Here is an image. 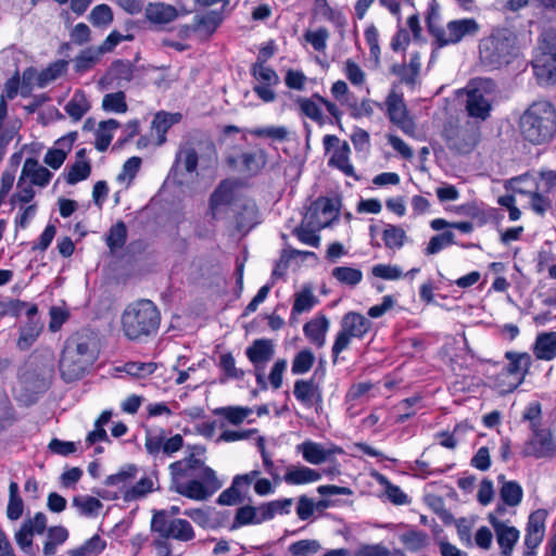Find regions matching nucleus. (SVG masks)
Segmentation results:
<instances>
[{
  "instance_id": "nucleus-14",
  "label": "nucleus",
  "mask_w": 556,
  "mask_h": 556,
  "mask_svg": "<svg viewBox=\"0 0 556 556\" xmlns=\"http://www.w3.org/2000/svg\"><path fill=\"white\" fill-rule=\"evenodd\" d=\"M443 138L446 147L458 154H468L476 146L475 132L467 127L454 124L444 126Z\"/></svg>"
},
{
  "instance_id": "nucleus-26",
  "label": "nucleus",
  "mask_w": 556,
  "mask_h": 556,
  "mask_svg": "<svg viewBox=\"0 0 556 556\" xmlns=\"http://www.w3.org/2000/svg\"><path fill=\"white\" fill-rule=\"evenodd\" d=\"M532 67L540 85L556 84V59H553V56H535L532 61Z\"/></svg>"
},
{
  "instance_id": "nucleus-22",
  "label": "nucleus",
  "mask_w": 556,
  "mask_h": 556,
  "mask_svg": "<svg viewBox=\"0 0 556 556\" xmlns=\"http://www.w3.org/2000/svg\"><path fill=\"white\" fill-rule=\"evenodd\" d=\"M466 111L470 117L485 121L490 116L491 103L480 89L467 91Z\"/></svg>"
},
{
  "instance_id": "nucleus-16",
  "label": "nucleus",
  "mask_w": 556,
  "mask_h": 556,
  "mask_svg": "<svg viewBox=\"0 0 556 556\" xmlns=\"http://www.w3.org/2000/svg\"><path fill=\"white\" fill-rule=\"evenodd\" d=\"M199 163V151L194 146V142L188 141L180 146L178 149L174 164L169 170V176H172L178 185H182L184 181L178 178V176L182 175L181 166L187 174H192L197 172Z\"/></svg>"
},
{
  "instance_id": "nucleus-51",
  "label": "nucleus",
  "mask_w": 556,
  "mask_h": 556,
  "mask_svg": "<svg viewBox=\"0 0 556 556\" xmlns=\"http://www.w3.org/2000/svg\"><path fill=\"white\" fill-rule=\"evenodd\" d=\"M109 75L113 80L130 81L134 76V65L129 61L116 60L111 64Z\"/></svg>"
},
{
  "instance_id": "nucleus-5",
  "label": "nucleus",
  "mask_w": 556,
  "mask_h": 556,
  "mask_svg": "<svg viewBox=\"0 0 556 556\" xmlns=\"http://www.w3.org/2000/svg\"><path fill=\"white\" fill-rule=\"evenodd\" d=\"M121 324L126 338L139 341L157 332L161 314L152 301L138 300L125 307Z\"/></svg>"
},
{
  "instance_id": "nucleus-23",
  "label": "nucleus",
  "mask_w": 556,
  "mask_h": 556,
  "mask_svg": "<svg viewBox=\"0 0 556 556\" xmlns=\"http://www.w3.org/2000/svg\"><path fill=\"white\" fill-rule=\"evenodd\" d=\"M328 329L329 319L325 315L314 317L303 326L304 336L318 349L325 345Z\"/></svg>"
},
{
  "instance_id": "nucleus-13",
  "label": "nucleus",
  "mask_w": 556,
  "mask_h": 556,
  "mask_svg": "<svg viewBox=\"0 0 556 556\" xmlns=\"http://www.w3.org/2000/svg\"><path fill=\"white\" fill-rule=\"evenodd\" d=\"M531 437L522 447L523 457L552 458L556 455V442L549 429L541 428L531 431Z\"/></svg>"
},
{
  "instance_id": "nucleus-60",
  "label": "nucleus",
  "mask_w": 556,
  "mask_h": 556,
  "mask_svg": "<svg viewBox=\"0 0 556 556\" xmlns=\"http://www.w3.org/2000/svg\"><path fill=\"white\" fill-rule=\"evenodd\" d=\"M378 482L384 486L388 498L396 505L406 504L407 495L397 486L392 484L383 475L377 476Z\"/></svg>"
},
{
  "instance_id": "nucleus-54",
  "label": "nucleus",
  "mask_w": 556,
  "mask_h": 556,
  "mask_svg": "<svg viewBox=\"0 0 556 556\" xmlns=\"http://www.w3.org/2000/svg\"><path fill=\"white\" fill-rule=\"evenodd\" d=\"M323 229L321 227H315V225L309 224V220L306 219V215H304L303 222L300 227L294 230V233L299 241L302 243H318L319 236L318 231Z\"/></svg>"
},
{
  "instance_id": "nucleus-58",
  "label": "nucleus",
  "mask_w": 556,
  "mask_h": 556,
  "mask_svg": "<svg viewBox=\"0 0 556 556\" xmlns=\"http://www.w3.org/2000/svg\"><path fill=\"white\" fill-rule=\"evenodd\" d=\"M156 364L152 362H128L124 365L123 370L136 378H146L152 375L156 369Z\"/></svg>"
},
{
  "instance_id": "nucleus-45",
  "label": "nucleus",
  "mask_w": 556,
  "mask_h": 556,
  "mask_svg": "<svg viewBox=\"0 0 556 556\" xmlns=\"http://www.w3.org/2000/svg\"><path fill=\"white\" fill-rule=\"evenodd\" d=\"M314 363V353L308 349H303L294 355L291 371L293 375H304L312 369Z\"/></svg>"
},
{
  "instance_id": "nucleus-38",
  "label": "nucleus",
  "mask_w": 556,
  "mask_h": 556,
  "mask_svg": "<svg viewBox=\"0 0 556 556\" xmlns=\"http://www.w3.org/2000/svg\"><path fill=\"white\" fill-rule=\"evenodd\" d=\"M155 481L152 477H143L136 484L126 489L123 493V498L126 502H132L146 497L154 490Z\"/></svg>"
},
{
  "instance_id": "nucleus-33",
  "label": "nucleus",
  "mask_w": 556,
  "mask_h": 556,
  "mask_svg": "<svg viewBox=\"0 0 556 556\" xmlns=\"http://www.w3.org/2000/svg\"><path fill=\"white\" fill-rule=\"evenodd\" d=\"M91 105L83 90H76L65 104L64 111L74 121L78 122L90 110Z\"/></svg>"
},
{
  "instance_id": "nucleus-46",
  "label": "nucleus",
  "mask_w": 556,
  "mask_h": 556,
  "mask_svg": "<svg viewBox=\"0 0 556 556\" xmlns=\"http://www.w3.org/2000/svg\"><path fill=\"white\" fill-rule=\"evenodd\" d=\"M296 104L299 105L301 112L306 117L312 121L323 125L325 123L321 110L318 104H320L315 98H298Z\"/></svg>"
},
{
  "instance_id": "nucleus-63",
  "label": "nucleus",
  "mask_w": 556,
  "mask_h": 556,
  "mask_svg": "<svg viewBox=\"0 0 556 556\" xmlns=\"http://www.w3.org/2000/svg\"><path fill=\"white\" fill-rule=\"evenodd\" d=\"M319 548L320 545L315 540H301L289 546V551L293 556H313Z\"/></svg>"
},
{
  "instance_id": "nucleus-55",
  "label": "nucleus",
  "mask_w": 556,
  "mask_h": 556,
  "mask_svg": "<svg viewBox=\"0 0 556 556\" xmlns=\"http://www.w3.org/2000/svg\"><path fill=\"white\" fill-rule=\"evenodd\" d=\"M401 543L410 552H418L426 546L427 535L421 531L409 530L400 536Z\"/></svg>"
},
{
  "instance_id": "nucleus-19",
  "label": "nucleus",
  "mask_w": 556,
  "mask_h": 556,
  "mask_svg": "<svg viewBox=\"0 0 556 556\" xmlns=\"http://www.w3.org/2000/svg\"><path fill=\"white\" fill-rule=\"evenodd\" d=\"M294 397L306 406L323 402L321 390L314 379H300L293 386Z\"/></svg>"
},
{
  "instance_id": "nucleus-11",
  "label": "nucleus",
  "mask_w": 556,
  "mask_h": 556,
  "mask_svg": "<svg viewBox=\"0 0 556 556\" xmlns=\"http://www.w3.org/2000/svg\"><path fill=\"white\" fill-rule=\"evenodd\" d=\"M323 144L326 153L331 150L333 151L328 161L330 167L340 169L345 176L353 177L356 180L359 179L353 165L350 163L351 149L346 141H341L336 135H326L323 139Z\"/></svg>"
},
{
  "instance_id": "nucleus-17",
  "label": "nucleus",
  "mask_w": 556,
  "mask_h": 556,
  "mask_svg": "<svg viewBox=\"0 0 556 556\" xmlns=\"http://www.w3.org/2000/svg\"><path fill=\"white\" fill-rule=\"evenodd\" d=\"M488 520L494 529L496 542L501 548L502 556H510L519 540V531L513 526L506 525L494 514H489Z\"/></svg>"
},
{
  "instance_id": "nucleus-29",
  "label": "nucleus",
  "mask_w": 556,
  "mask_h": 556,
  "mask_svg": "<svg viewBox=\"0 0 556 556\" xmlns=\"http://www.w3.org/2000/svg\"><path fill=\"white\" fill-rule=\"evenodd\" d=\"M182 118L181 113L157 112L152 121V129L157 134V144L162 146L166 141L168 129L178 124Z\"/></svg>"
},
{
  "instance_id": "nucleus-48",
  "label": "nucleus",
  "mask_w": 556,
  "mask_h": 556,
  "mask_svg": "<svg viewBox=\"0 0 556 556\" xmlns=\"http://www.w3.org/2000/svg\"><path fill=\"white\" fill-rule=\"evenodd\" d=\"M331 274L339 282L351 287L358 285L363 279V274L359 269L348 266L336 267Z\"/></svg>"
},
{
  "instance_id": "nucleus-32",
  "label": "nucleus",
  "mask_w": 556,
  "mask_h": 556,
  "mask_svg": "<svg viewBox=\"0 0 556 556\" xmlns=\"http://www.w3.org/2000/svg\"><path fill=\"white\" fill-rule=\"evenodd\" d=\"M298 451L302 453L303 458L313 465H319L326 462L330 456V451L326 450L321 444L305 441L296 446Z\"/></svg>"
},
{
  "instance_id": "nucleus-40",
  "label": "nucleus",
  "mask_w": 556,
  "mask_h": 556,
  "mask_svg": "<svg viewBox=\"0 0 556 556\" xmlns=\"http://www.w3.org/2000/svg\"><path fill=\"white\" fill-rule=\"evenodd\" d=\"M68 62L65 60H58L45 70H42L36 77L37 86L45 88L49 83L61 77L67 71Z\"/></svg>"
},
{
  "instance_id": "nucleus-34",
  "label": "nucleus",
  "mask_w": 556,
  "mask_h": 556,
  "mask_svg": "<svg viewBox=\"0 0 556 556\" xmlns=\"http://www.w3.org/2000/svg\"><path fill=\"white\" fill-rule=\"evenodd\" d=\"M72 505L78 514L84 517H97L103 507V504L97 497L90 495H76L73 497Z\"/></svg>"
},
{
  "instance_id": "nucleus-31",
  "label": "nucleus",
  "mask_w": 556,
  "mask_h": 556,
  "mask_svg": "<svg viewBox=\"0 0 556 556\" xmlns=\"http://www.w3.org/2000/svg\"><path fill=\"white\" fill-rule=\"evenodd\" d=\"M533 353L538 359H553L556 356V332L540 333L536 337Z\"/></svg>"
},
{
  "instance_id": "nucleus-7",
  "label": "nucleus",
  "mask_w": 556,
  "mask_h": 556,
  "mask_svg": "<svg viewBox=\"0 0 556 556\" xmlns=\"http://www.w3.org/2000/svg\"><path fill=\"white\" fill-rule=\"evenodd\" d=\"M371 326V321L364 315L356 312L346 313L341 319L340 330L331 348L333 364L338 362L339 355L350 348L353 340L364 339Z\"/></svg>"
},
{
  "instance_id": "nucleus-36",
  "label": "nucleus",
  "mask_w": 556,
  "mask_h": 556,
  "mask_svg": "<svg viewBox=\"0 0 556 556\" xmlns=\"http://www.w3.org/2000/svg\"><path fill=\"white\" fill-rule=\"evenodd\" d=\"M292 498H280L260 505L261 519L270 520L276 515H287L291 511Z\"/></svg>"
},
{
  "instance_id": "nucleus-49",
  "label": "nucleus",
  "mask_w": 556,
  "mask_h": 556,
  "mask_svg": "<svg viewBox=\"0 0 556 556\" xmlns=\"http://www.w3.org/2000/svg\"><path fill=\"white\" fill-rule=\"evenodd\" d=\"M90 173L91 166L88 161L76 160L64 176L68 185H75L87 179Z\"/></svg>"
},
{
  "instance_id": "nucleus-18",
  "label": "nucleus",
  "mask_w": 556,
  "mask_h": 556,
  "mask_svg": "<svg viewBox=\"0 0 556 556\" xmlns=\"http://www.w3.org/2000/svg\"><path fill=\"white\" fill-rule=\"evenodd\" d=\"M275 354L274 343L269 339H256L245 350L248 359L254 367L265 368Z\"/></svg>"
},
{
  "instance_id": "nucleus-64",
  "label": "nucleus",
  "mask_w": 556,
  "mask_h": 556,
  "mask_svg": "<svg viewBox=\"0 0 556 556\" xmlns=\"http://www.w3.org/2000/svg\"><path fill=\"white\" fill-rule=\"evenodd\" d=\"M49 330L51 332H58L62 326L68 320L70 312L67 308L62 306H51L49 309Z\"/></svg>"
},
{
  "instance_id": "nucleus-1",
  "label": "nucleus",
  "mask_w": 556,
  "mask_h": 556,
  "mask_svg": "<svg viewBox=\"0 0 556 556\" xmlns=\"http://www.w3.org/2000/svg\"><path fill=\"white\" fill-rule=\"evenodd\" d=\"M206 448L189 445L187 455L168 466L172 491L194 501H205L223 483L216 472L205 464Z\"/></svg>"
},
{
  "instance_id": "nucleus-30",
  "label": "nucleus",
  "mask_w": 556,
  "mask_h": 556,
  "mask_svg": "<svg viewBox=\"0 0 556 556\" xmlns=\"http://www.w3.org/2000/svg\"><path fill=\"white\" fill-rule=\"evenodd\" d=\"M178 11L175 7L165 3H149L146 8V17L154 24H167L176 20Z\"/></svg>"
},
{
  "instance_id": "nucleus-50",
  "label": "nucleus",
  "mask_w": 556,
  "mask_h": 556,
  "mask_svg": "<svg viewBox=\"0 0 556 556\" xmlns=\"http://www.w3.org/2000/svg\"><path fill=\"white\" fill-rule=\"evenodd\" d=\"M33 186L34 185L21 174L16 186L17 192L12 194L10 199L11 204L15 205L17 202L23 204L29 203L35 197Z\"/></svg>"
},
{
  "instance_id": "nucleus-37",
  "label": "nucleus",
  "mask_w": 556,
  "mask_h": 556,
  "mask_svg": "<svg viewBox=\"0 0 556 556\" xmlns=\"http://www.w3.org/2000/svg\"><path fill=\"white\" fill-rule=\"evenodd\" d=\"M213 414L224 417L230 425L239 426L252 414V408L243 406H224L215 408Z\"/></svg>"
},
{
  "instance_id": "nucleus-57",
  "label": "nucleus",
  "mask_w": 556,
  "mask_h": 556,
  "mask_svg": "<svg viewBox=\"0 0 556 556\" xmlns=\"http://www.w3.org/2000/svg\"><path fill=\"white\" fill-rule=\"evenodd\" d=\"M194 20L195 29H203L206 35H212L223 21L220 13L216 11H211L202 16H195Z\"/></svg>"
},
{
  "instance_id": "nucleus-42",
  "label": "nucleus",
  "mask_w": 556,
  "mask_h": 556,
  "mask_svg": "<svg viewBox=\"0 0 556 556\" xmlns=\"http://www.w3.org/2000/svg\"><path fill=\"white\" fill-rule=\"evenodd\" d=\"M523 496L521 485L517 481H505L500 489V497L507 506H518Z\"/></svg>"
},
{
  "instance_id": "nucleus-52",
  "label": "nucleus",
  "mask_w": 556,
  "mask_h": 556,
  "mask_svg": "<svg viewBox=\"0 0 556 556\" xmlns=\"http://www.w3.org/2000/svg\"><path fill=\"white\" fill-rule=\"evenodd\" d=\"M102 109L106 112L125 113L128 109L123 91L108 93L103 97Z\"/></svg>"
},
{
  "instance_id": "nucleus-8",
  "label": "nucleus",
  "mask_w": 556,
  "mask_h": 556,
  "mask_svg": "<svg viewBox=\"0 0 556 556\" xmlns=\"http://www.w3.org/2000/svg\"><path fill=\"white\" fill-rule=\"evenodd\" d=\"M151 531L160 541L174 540L188 543L195 539L192 525L182 518H172L166 509L154 510L151 519Z\"/></svg>"
},
{
  "instance_id": "nucleus-47",
  "label": "nucleus",
  "mask_w": 556,
  "mask_h": 556,
  "mask_svg": "<svg viewBox=\"0 0 556 556\" xmlns=\"http://www.w3.org/2000/svg\"><path fill=\"white\" fill-rule=\"evenodd\" d=\"M264 519H261L260 506H243L240 507L235 516L233 527H240L245 525H257L262 523Z\"/></svg>"
},
{
  "instance_id": "nucleus-21",
  "label": "nucleus",
  "mask_w": 556,
  "mask_h": 556,
  "mask_svg": "<svg viewBox=\"0 0 556 556\" xmlns=\"http://www.w3.org/2000/svg\"><path fill=\"white\" fill-rule=\"evenodd\" d=\"M505 358L508 361V364L505 368L508 375L514 376L517 380L515 387L520 384L526 375L529 372L531 366V356L529 353H519V352H506Z\"/></svg>"
},
{
  "instance_id": "nucleus-10",
  "label": "nucleus",
  "mask_w": 556,
  "mask_h": 556,
  "mask_svg": "<svg viewBox=\"0 0 556 556\" xmlns=\"http://www.w3.org/2000/svg\"><path fill=\"white\" fill-rule=\"evenodd\" d=\"M340 207L341 200L339 197H319L309 205L305 214L306 219L315 227L326 228L338 219Z\"/></svg>"
},
{
  "instance_id": "nucleus-59",
  "label": "nucleus",
  "mask_w": 556,
  "mask_h": 556,
  "mask_svg": "<svg viewBox=\"0 0 556 556\" xmlns=\"http://www.w3.org/2000/svg\"><path fill=\"white\" fill-rule=\"evenodd\" d=\"M440 21V7L435 0H432L428 7L426 23L428 27V31L430 35L434 37V42L439 37V33L443 30L441 26H439Z\"/></svg>"
},
{
  "instance_id": "nucleus-6",
  "label": "nucleus",
  "mask_w": 556,
  "mask_h": 556,
  "mask_svg": "<svg viewBox=\"0 0 556 556\" xmlns=\"http://www.w3.org/2000/svg\"><path fill=\"white\" fill-rule=\"evenodd\" d=\"M93 359L89 340L83 336H76L66 341L62 352L59 369L65 382H73L84 377Z\"/></svg>"
},
{
  "instance_id": "nucleus-43",
  "label": "nucleus",
  "mask_w": 556,
  "mask_h": 556,
  "mask_svg": "<svg viewBox=\"0 0 556 556\" xmlns=\"http://www.w3.org/2000/svg\"><path fill=\"white\" fill-rule=\"evenodd\" d=\"M119 127V123L116 119H108L103 121L99 124V130L96 132V149L100 152H104L108 150L113 136L110 130L116 129Z\"/></svg>"
},
{
  "instance_id": "nucleus-25",
  "label": "nucleus",
  "mask_w": 556,
  "mask_h": 556,
  "mask_svg": "<svg viewBox=\"0 0 556 556\" xmlns=\"http://www.w3.org/2000/svg\"><path fill=\"white\" fill-rule=\"evenodd\" d=\"M21 174L25 176L34 186L39 187H46L53 176V174L48 168L40 165L38 160L34 157H28L25 160Z\"/></svg>"
},
{
  "instance_id": "nucleus-4",
  "label": "nucleus",
  "mask_w": 556,
  "mask_h": 556,
  "mask_svg": "<svg viewBox=\"0 0 556 556\" xmlns=\"http://www.w3.org/2000/svg\"><path fill=\"white\" fill-rule=\"evenodd\" d=\"M479 59L492 70L509 65L519 55L520 47L516 31L506 26H495L479 40Z\"/></svg>"
},
{
  "instance_id": "nucleus-15",
  "label": "nucleus",
  "mask_w": 556,
  "mask_h": 556,
  "mask_svg": "<svg viewBox=\"0 0 556 556\" xmlns=\"http://www.w3.org/2000/svg\"><path fill=\"white\" fill-rule=\"evenodd\" d=\"M258 470H252L248 473L238 475L233 478L231 485L224 490L218 496L220 505H236L244 501L251 484L260 477Z\"/></svg>"
},
{
  "instance_id": "nucleus-2",
  "label": "nucleus",
  "mask_w": 556,
  "mask_h": 556,
  "mask_svg": "<svg viewBox=\"0 0 556 556\" xmlns=\"http://www.w3.org/2000/svg\"><path fill=\"white\" fill-rule=\"evenodd\" d=\"M208 215L214 220L228 218L227 230L236 241L244 239L262 222L256 203L238 198L232 182L227 179L222 180L211 193Z\"/></svg>"
},
{
  "instance_id": "nucleus-53",
  "label": "nucleus",
  "mask_w": 556,
  "mask_h": 556,
  "mask_svg": "<svg viewBox=\"0 0 556 556\" xmlns=\"http://www.w3.org/2000/svg\"><path fill=\"white\" fill-rule=\"evenodd\" d=\"M89 21L93 26L108 27L113 22V11L108 4H98L91 10Z\"/></svg>"
},
{
  "instance_id": "nucleus-28",
  "label": "nucleus",
  "mask_w": 556,
  "mask_h": 556,
  "mask_svg": "<svg viewBox=\"0 0 556 556\" xmlns=\"http://www.w3.org/2000/svg\"><path fill=\"white\" fill-rule=\"evenodd\" d=\"M42 330V320H27L20 328V337L16 341V348L20 351H27L37 341Z\"/></svg>"
},
{
  "instance_id": "nucleus-56",
  "label": "nucleus",
  "mask_w": 556,
  "mask_h": 556,
  "mask_svg": "<svg viewBox=\"0 0 556 556\" xmlns=\"http://www.w3.org/2000/svg\"><path fill=\"white\" fill-rule=\"evenodd\" d=\"M251 75L265 85H277L279 83L277 73L271 67L261 64V62L252 64Z\"/></svg>"
},
{
  "instance_id": "nucleus-39",
  "label": "nucleus",
  "mask_w": 556,
  "mask_h": 556,
  "mask_svg": "<svg viewBox=\"0 0 556 556\" xmlns=\"http://www.w3.org/2000/svg\"><path fill=\"white\" fill-rule=\"evenodd\" d=\"M218 368L223 372L222 382L227 380H242L244 378V370L236 366L235 357L231 353H224L219 355Z\"/></svg>"
},
{
  "instance_id": "nucleus-20",
  "label": "nucleus",
  "mask_w": 556,
  "mask_h": 556,
  "mask_svg": "<svg viewBox=\"0 0 556 556\" xmlns=\"http://www.w3.org/2000/svg\"><path fill=\"white\" fill-rule=\"evenodd\" d=\"M387 110L390 121L397 125L405 132L413 127L412 121L407 116L406 105L402 97L391 93L387 98Z\"/></svg>"
},
{
  "instance_id": "nucleus-12",
  "label": "nucleus",
  "mask_w": 556,
  "mask_h": 556,
  "mask_svg": "<svg viewBox=\"0 0 556 556\" xmlns=\"http://www.w3.org/2000/svg\"><path fill=\"white\" fill-rule=\"evenodd\" d=\"M479 30L480 25L475 18H460L450 21L446 24V29L443 28V30L439 33L435 45L438 48L456 45L467 36H476Z\"/></svg>"
},
{
  "instance_id": "nucleus-27",
  "label": "nucleus",
  "mask_w": 556,
  "mask_h": 556,
  "mask_svg": "<svg viewBox=\"0 0 556 556\" xmlns=\"http://www.w3.org/2000/svg\"><path fill=\"white\" fill-rule=\"evenodd\" d=\"M321 475L306 466H289L286 470L283 480L287 484L298 485L318 481Z\"/></svg>"
},
{
  "instance_id": "nucleus-41",
  "label": "nucleus",
  "mask_w": 556,
  "mask_h": 556,
  "mask_svg": "<svg viewBox=\"0 0 556 556\" xmlns=\"http://www.w3.org/2000/svg\"><path fill=\"white\" fill-rule=\"evenodd\" d=\"M106 546L105 540L99 534H94L87 540L81 546L68 551L70 556H98Z\"/></svg>"
},
{
  "instance_id": "nucleus-24",
  "label": "nucleus",
  "mask_w": 556,
  "mask_h": 556,
  "mask_svg": "<svg viewBox=\"0 0 556 556\" xmlns=\"http://www.w3.org/2000/svg\"><path fill=\"white\" fill-rule=\"evenodd\" d=\"M293 298L294 301L290 314V324L298 323L299 315L308 313L319 302L309 286L303 287L301 291L294 293Z\"/></svg>"
},
{
  "instance_id": "nucleus-62",
  "label": "nucleus",
  "mask_w": 556,
  "mask_h": 556,
  "mask_svg": "<svg viewBox=\"0 0 556 556\" xmlns=\"http://www.w3.org/2000/svg\"><path fill=\"white\" fill-rule=\"evenodd\" d=\"M184 515L203 529L213 527L211 508H188Z\"/></svg>"
},
{
  "instance_id": "nucleus-9",
  "label": "nucleus",
  "mask_w": 556,
  "mask_h": 556,
  "mask_svg": "<svg viewBox=\"0 0 556 556\" xmlns=\"http://www.w3.org/2000/svg\"><path fill=\"white\" fill-rule=\"evenodd\" d=\"M184 444L185 440L179 433L167 438L164 429L155 431L148 430L146 432L144 448L147 453L154 458L159 457L161 454L166 457H173L174 454L184 447Z\"/></svg>"
},
{
  "instance_id": "nucleus-3",
  "label": "nucleus",
  "mask_w": 556,
  "mask_h": 556,
  "mask_svg": "<svg viewBox=\"0 0 556 556\" xmlns=\"http://www.w3.org/2000/svg\"><path fill=\"white\" fill-rule=\"evenodd\" d=\"M517 125L526 142L548 144L556 135V109L549 101H534L519 116Z\"/></svg>"
},
{
  "instance_id": "nucleus-61",
  "label": "nucleus",
  "mask_w": 556,
  "mask_h": 556,
  "mask_svg": "<svg viewBox=\"0 0 556 556\" xmlns=\"http://www.w3.org/2000/svg\"><path fill=\"white\" fill-rule=\"evenodd\" d=\"M251 134L258 138H270L282 142L287 140L289 131L285 126H267L255 128Z\"/></svg>"
},
{
  "instance_id": "nucleus-35",
  "label": "nucleus",
  "mask_w": 556,
  "mask_h": 556,
  "mask_svg": "<svg viewBox=\"0 0 556 556\" xmlns=\"http://www.w3.org/2000/svg\"><path fill=\"white\" fill-rule=\"evenodd\" d=\"M103 53L97 47H88L80 51L74 59V70L76 73H86L91 70L99 61Z\"/></svg>"
},
{
  "instance_id": "nucleus-44",
  "label": "nucleus",
  "mask_w": 556,
  "mask_h": 556,
  "mask_svg": "<svg viewBox=\"0 0 556 556\" xmlns=\"http://www.w3.org/2000/svg\"><path fill=\"white\" fill-rule=\"evenodd\" d=\"M24 511V503L18 495V485L16 482H11L9 486V503L7 507V516L10 520H17L22 517Z\"/></svg>"
}]
</instances>
